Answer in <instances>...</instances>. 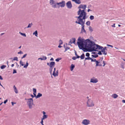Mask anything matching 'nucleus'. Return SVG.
<instances>
[{
  "label": "nucleus",
  "instance_id": "1",
  "mask_svg": "<svg viewBox=\"0 0 125 125\" xmlns=\"http://www.w3.org/2000/svg\"><path fill=\"white\" fill-rule=\"evenodd\" d=\"M85 46L88 48L91 51H98L101 50L103 54L106 55L107 54L106 51L103 49V47L94 44V43L89 40H87L86 41Z\"/></svg>",
  "mask_w": 125,
  "mask_h": 125
},
{
  "label": "nucleus",
  "instance_id": "2",
  "mask_svg": "<svg viewBox=\"0 0 125 125\" xmlns=\"http://www.w3.org/2000/svg\"><path fill=\"white\" fill-rule=\"evenodd\" d=\"M77 14L79 16L75 17L77 18V20L76 21H77V22H85V20L86 18V14L85 11L79 9L77 12Z\"/></svg>",
  "mask_w": 125,
  "mask_h": 125
},
{
  "label": "nucleus",
  "instance_id": "3",
  "mask_svg": "<svg viewBox=\"0 0 125 125\" xmlns=\"http://www.w3.org/2000/svg\"><path fill=\"white\" fill-rule=\"evenodd\" d=\"M103 58L102 57L98 60V61H96V66H102V64L103 63V66H104L105 65V62L104 61H102Z\"/></svg>",
  "mask_w": 125,
  "mask_h": 125
},
{
  "label": "nucleus",
  "instance_id": "4",
  "mask_svg": "<svg viewBox=\"0 0 125 125\" xmlns=\"http://www.w3.org/2000/svg\"><path fill=\"white\" fill-rule=\"evenodd\" d=\"M55 64V62H51L50 63L49 62H47V65L49 66L50 67L49 71L51 74L52 73V69L54 66Z\"/></svg>",
  "mask_w": 125,
  "mask_h": 125
},
{
  "label": "nucleus",
  "instance_id": "5",
  "mask_svg": "<svg viewBox=\"0 0 125 125\" xmlns=\"http://www.w3.org/2000/svg\"><path fill=\"white\" fill-rule=\"evenodd\" d=\"M80 37L78 39V42L77 43L79 48L80 49H82L83 48L84 44L83 43V41L80 38Z\"/></svg>",
  "mask_w": 125,
  "mask_h": 125
},
{
  "label": "nucleus",
  "instance_id": "6",
  "mask_svg": "<svg viewBox=\"0 0 125 125\" xmlns=\"http://www.w3.org/2000/svg\"><path fill=\"white\" fill-rule=\"evenodd\" d=\"M87 106L88 107H92L94 106V103L91 99H88L87 102Z\"/></svg>",
  "mask_w": 125,
  "mask_h": 125
},
{
  "label": "nucleus",
  "instance_id": "7",
  "mask_svg": "<svg viewBox=\"0 0 125 125\" xmlns=\"http://www.w3.org/2000/svg\"><path fill=\"white\" fill-rule=\"evenodd\" d=\"M75 22L81 25L82 26L81 29V32H86V31H85L84 29V24L85 23V22H77V21H75Z\"/></svg>",
  "mask_w": 125,
  "mask_h": 125
},
{
  "label": "nucleus",
  "instance_id": "8",
  "mask_svg": "<svg viewBox=\"0 0 125 125\" xmlns=\"http://www.w3.org/2000/svg\"><path fill=\"white\" fill-rule=\"evenodd\" d=\"M28 105L29 108H31L32 105H34L33 103V100L32 98H30L28 99Z\"/></svg>",
  "mask_w": 125,
  "mask_h": 125
},
{
  "label": "nucleus",
  "instance_id": "9",
  "mask_svg": "<svg viewBox=\"0 0 125 125\" xmlns=\"http://www.w3.org/2000/svg\"><path fill=\"white\" fill-rule=\"evenodd\" d=\"M57 4L58 6V7L59 8L60 7H63L65 5V1H62L61 2L59 3H57Z\"/></svg>",
  "mask_w": 125,
  "mask_h": 125
},
{
  "label": "nucleus",
  "instance_id": "10",
  "mask_svg": "<svg viewBox=\"0 0 125 125\" xmlns=\"http://www.w3.org/2000/svg\"><path fill=\"white\" fill-rule=\"evenodd\" d=\"M50 3L51 5L54 8H56L57 7V3H56L53 0H50Z\"/></svg>",
  "mask_w": 125,
  "mask_h": 125
},
{
  "label": "nucleus",
  "instance_id": "11",
  "mask_svg": "<svg viewBox=\"0 0 125 125\" xmlns=\"http://www.w3.org/2000/svg\"><path fill=\"white\" fill-rule=\"evenodd\" d=\"M90 121L88 120L84 119L83 120L82 123L84 125H87L90 124Z\"/></svg>",
  "mask_w": 125,
  "mask_h": 125
},
{
  "label": "nucleus",
  "instance_id": "12",
  "mask_svg": "<svg viewBox=\"0 0 125 125\" xmlns=\"http://www.w3.org/2000/svg\"><path fill=\"white\" fill-rule=\"evenodd\" d=\"M86 5H83V4H81L78 7V8L79 9H83V10H84V11L85 9Z\"/></svg>",
  "mask_w": 125,
  "mask_h": 125
},
{
  "label": "nucleus",
  "instance_id": "13",
  "mask_svg": "<svg viewBox=\"0 0 125 125\" xmlns=\"http://www.w3.org/2000/svg\"><path fill=\"white\" fill-rule=\"evenodd\" d=\"M90 82L94 83H96L98 82V80L94 78H93L91 79Z\"/></svg>",
  "mask_w": 125,
  "mask_h": 125
},
{
  "label": "nucleus",
  "instance_id": "14",
  "mask_svg": "<svg viewBox=\"0 0 125 125\" xmlns=\"http://www.w3.org/2000/svg\"><path fill=\"white\" fill-rule=\"evenodd\" d=\"M66 5L67 7L69 8H71L72 7L71 2L70 1H68Z\"/></svg>",
  "mask_w": 125,
  "mask_h": 125
},
{
  "label": "nucleus",
  "instance_id": "15",
  "mask_svg": "<svg viewBox=\"0 0 125 125\" xmlns=\"http://www.w3.org/2000/svg\"><path fill=\"white\" fill-rule=\"evenodd\" d=\"M92 57L96 58L98 56L97 54L95 52H93L92 53Z\"/></svg>",
  "mask_w": 125,
  "mask_h": 125
},
{
  "label": "nucleus",
  "instance_id": "16",
  "mask_svg": "<svg viewBox=\"0 0 125 125\" xmlns=\"http://www.w3.org/2000/svg\"><path fill=\"white\" fill-rule=\"evenodd\" d=\"M75 39L74 38H73L71 39L69 43L71 44L73 43H75Z\"/></svg>",
  "mask_w": 125,
  "mask_h": 125
},
{
  "label": "nucleus",
  "instance_id": "17",
  "mask_svg": "<svg viewBox=\"0 0 125 125\" xmlns=\"http://www.w3.org/2000/svg\"><path fill=\"white\" fill-rule=\"evenodd\" d=\"M58 70H57L56 72L55 73V71H53V73L52 75L54 76L55 77L56 76H57L58 75Z\"/></svg>",
  "mask_w": 125,
  "mask_h": 125
},
{
  "label": "nucleus",
  "instance_id": "18",
  "mask_svg": "<svg viewBox=\"0 0 125 125\" xmlns=\"http://www.w3.org/2000/svg\"><path fill=\"white\" fill-rule=\"evenodd\" d=\"M72 1H74L76 3L78 4H80L81 3L80 0H73Z\"/></svg>",
  "mask_w": 125,
  "mask_h": 125
},
{
  "label": "nucleus",
  "instance_id": "19",
  "mask_svg": "<svg viewBox=\"0 0 125 125\" xmlns=\"http://www.w3.org/2000/svg\"><path fill=\"white\" fill-rule=\"evenodd\" d=\"M13 88L14 89V91L15 92L16 94H17L18 93V91L16 88V87L15 86V85H14L13 87Z\"/></svg>",
  "mask_w": 125,
  "mask_h": 125
},
{
  "label": "nucleus",
  "instance_id": "20",
  "mask_svg": "<svg viewBox=\"0 0 125 125\" xmlns=\"http://www.w3.org/2000/svg\"><path fill=\"white\" fill-rule=\"evenodd\" d=\"M112 97L114 98H116L118 97V95L115 94H114L112 95Z\"/></svg>",
  "mask_w": 125,
  "mask_h": 125
},
{
  "label": "nucleus",
  "instance_id": "21",
  "mask_svg": "<svg viewBox=\"0 0 125 125\" xmlns=\"http://www.w3.org/2000/svg\"><path fill=\"white\" fill-rule=\"evenodd\" d=\"M48 116L47 115H44L42 117V120H44L45 119L47 118V117Z\"/></svg>",
  "mask_w": 125,
  "mask_h": 125
},
{
  "label": "nucleus",
  "instance_id": "22",
  "mask_svg": "<svg viewBox=\"0 0 125 125\" xmlns=\"http://www.w3.org/2000/svg\"><path fill=\"white\" fill-rule=\"evenodd\" d=\"M85 57L84 54L83 53L81 56L80 57L81 59H84Z\"/></svg>",
  "mask_w": 125,
  "mask_h": 125
},
{
  "label": "nucleus",
  "instance_id": "23",
  "mask_svg": "<svg viewBox=\"0 0 125 125\" xmlns=\"http://www.w3.org/2000/svg\"><path fill=\"white\" fill-rule=\"evenodd\" d=\"M42 94L40 93H38V94L36 96V98H38L42 96Z\"/></svg>",
  "mask_w": 125,
  "mask_h": 125
},
{
  "label": "nucleus",
  "instance_id": "24",
  "mask_svg": "<svg viewBox=\"0 0 125 125\" xmlns=\"http://www.w3.org/2000/svg\"><path fill=\"white\" fill-rule=\"evenodd\" d=\"M75 66L73 64H72L71 65V71H72L73 68H74Z\"/></svg>",
  "mask_w": 125,
  "mask_h": 125
},
{
  "label": "nucleus",
  "instance_id": "25",
  "mask_svg": "<svg viewBox=\"0 0 125 125\" xmlns=\"http://www.w3.org/2000/svg\"><path fill=\"white\" fill-rule=\"evenodd\" d=\"M33 34L35 35L36 36H37L38 35L37 32V31H36L35 32H34Z\"/></svg>",
  "mask_w": 125,
  "mask_h": 125
},
{
  "label": "nucleus",
  "instance_id": "26",
  "mask_svg": "<svg viewBox=\"0 0 125 125\" xmlns=\"http://www.w3.org/2000/svg\"><path fill=\"white\" fill-rule=\"evenodd\" d=\"M28 64H29L28 63L27 61L26 65H25L23 67L24 68H27V66H28Z\"/></svg>",
  "mask_w": 125,
  "mask_h": 125
},
{
  "label": "nucleus",
  "instance_id": "27",
  "mask_svg": "<svg viewBox=\"0 0 125 125\" xmlns=\"http://www.w3.org/2000/svg\"><path fill=\"white\" fill-rule=\"evenodd\" d=\"M90 60H91V61L92 62H96V60L95 59H93L92 58H91Z\"/></svg>",
  "mask_w": 125,
  "mask_h": 125
},
{
  "label": "nucleus",
  "instance_id": "28",
  "mask_svg": "<svg viewBox=\"0 0 125 125\" xmlns=\"http://www.w3.org/2000/svg\"><path fill=\"white\" fill-rule=\"evenodd\" d=\"M90 31L92 32L93 31V30L92 29V27L91 26H90L89 28Z\"/></svg>",
  "mask_w": 125,
  "mask_h": 125
},
{
  "label": "nucleus",
  "instance_id": "29",
  "mask_svg": "<svg viewBox=\"0 0 125 125\" xmlns=\"http://www.w3.org/2000/svg\"><path fill=\"white\" fill-rule=\"evenodd\" d=\"M90 18L91 20H93L94 19V17L93 16L91 15L90 16Z\"/></svg>",
  "mask_w": 125,
  "mask_h": 125
},
{
  "label": "nucleus",
  "instance_id": "30",
  "mask_svg": "<svg viewBox=\"0 0 125 125\" xmlns=\"http://www.w3.org/2000/svg\"><path fill=\"white\" fill-rule=\"evenodd\" d=\"M32 25V23H31V24H29L27 27V28H30L31 27Z\"/></svg>",
  "mask_w": 125,
  "mask_h": 125
},
{
  "label": "nucleus",
  "instance_id": "31",
  "mask_svg": "<svg viewBox=\"0 0 125 125\" xmlns=\"http://www.w3.org/2000/svg\"><path fill=\"white\" fill-rule=\"evenodd\" d=\"M90 24V21H88L86 23V24L87 25H89Z\"/></svg>",
  "mask_w": 125,
  "mask_h": 125
},
{
  "label": "nucleus",
  "instance_id": "32",
  "mask_svg": "<svg viewBox=\"0 0 125 125\" xmlns=\"http://www.w3.org/2000/svg\"><path fill=\"white\" fill-rule=\"evenodd\" d=\"M6 66L2 65L1 66L0 68L1 69H3L5 68Z\"/></svg>",
  "mask_w": 125,
  "mask_h": 125
},
{
  "label": "nucleus",
  "instance_id": "33",
  "mask_svg": "<svg viewBox=\"0 0 125 125\" xmlns=\"http://www.w3.org/2000/svg\"><path fill=\"white\" fill-rule=\"evenodd\" d=\"M20 64L22 66H23L24 65L23 62L21 60L20 61Z\"/></svg>",
  "mask_w": 125,
  "mask_h": 125
},
{
  "label": "nucleus",
  "instance_id": "34",
  "mask_svg": "<svg viewBox=\"0 0 125 125\" xmlns=\"http://www.w3.org/2000/svg\"><path fill=\"white\" fill-rule=\"evenodd\" d=\"M20 34L21 35L24 36V37H26V35L24 33H21L20 32Z\"/></svg>",
  "mask_w": 125,
  "mask_h": 125
},
{
  "label": "nucleus",
  "instance_id": "35",
  "mask_svg": "<svg viewBox=\"0 0 125 125\" xmlns=\"http://www.w3.org/2000/svg\"><path fill=\"white\" fill-rule=\"evenodd\" d=\"M91 58L89 57H87L85 58V60H90Z\"/></svg>",
  "mask_w": 125,
  "mask_h": 125
},
{
  "label": "nucleus",
  "instance_id": "36",
  "mask_svg": "<svg viewBox=\"0 0 125 125\" xmlns=\"http://www.w3.org/2000/svg\"><path fill=\"white\" fill-rule=\"evenodd\" d=\"M63 42L61 40H60L59 41V44L61 45L62 44Z\"/></svg>",
  "mask_w": 125,
  "mask_h": 125
},
{
  "label": "nucleus",
  "instance_id": "37",
  "mask_svg": "<svg viewBox=\"0 0 125 125\" xmlns=\"http://www.w3.org/2000/svg\"><path fill=\"white\" fill-rule=\"evenodd\" d=\"M13 60H16L17 61H18V58L17 57H14L13 59Z\"/></svg>",
  "mask_w": 125,
  "mask_h": 125
},
{
  "label": "nucleus",
  "instance_id": "38",
  "mask_svg": "<svg viewBox=\"0 0 125 125\" xmlns=\"http://www.w3.org/2000/svg\"><path fill=\"white\" fill-rule=\"evenodd\" d=\"M90 54L89 53H87L86 54V56L88 57H89Z\"/></svg>",
  "mask_w": 125,
  "mask_h": 125
},
{
  "label": "nucleus",
  "instance_id": "39",
  "mask_svg": "<svg viewBox=\"0 0 125 125\" xmlns=\"http://www.w3.org/2000/svg\"><path fill=\"white\" fill-rule=\"evenodd\" d=\"M33 92L35 93H36V90L35 89L33 88Z\"/></svg>",
  "mask_w": 125,
  "mask_h": 125
},
{
  "label": "nucleus",
  "instance_id": "40",
  "mask_svg": "<svg viewBox=\"0 0 125 125\" xmlns=\"http://www.w3.org/2000/svg\"><path fill=\"white\" fill-rule=\"evenodd\" d=\"M70 49V48L69 47H66L65 49V52H66V51L68 50V49Z\"/></svg>",
  "mask_w": 125,
  "mask_h": 125
},
{
  "label": "nucleus",
  "instance_id": "41",
  "mask_svg": "<svg viewBox=\"0 0 125 125\" xmlns=\"http://www.w3.org/2000/svg\"><path fill=\"white\" fill-rule=\"evenodd\" d=\"M27 55V54H25L22 57V59L25 57Z\"/></svg>",
  "mask_w": 125,
  "mask_h": 125
},
{
  "label": "nucleus",
  "instance_id": "42",
  "mask_svg": "<svg viewBox=\"0 0 125 125\" xmlns=\"http://www.w3.org/2000/svg\"><path fill=\"white\" fill-rule=\"evenodd\" d=\"M18 54H22L23 53L21 51H20L19 52H18Z\"/></svg>",
  "mask_w": 125,
  "mask_h": 125
},
{
  "label": "nucleus",
  "instance_id": "43",
  "mask_svg": "<svg viewBox=\"0 0 125 125\" xmlns=\"http://www.w3.org/2000/svg\"><path fill=\"white\" fill-rule=\"evenodd\" d=\"M17 73V72H16V70H14L13 72V73Z\"/></svg>",
  "mask_w": 125,
  "mask_h": 125
},
{
  "label": "nucleus",
  "instance_id": "44",
  "mask_svg": "<svg viewBox=\"0 0 125 125\" xmlns=\"http://www.w3.org/2000/svg\"><path fill=\"white\" fill-rule=\"evenodd\" d=\"M98 54L99 55H102V53H101V52L100 51H99V52L98 53Z\"/></svg>",
  "mask_w": 125,
  "mask_h": 125
},
{
  "label": "nucleus",
  "instance_id": "45",
  "mask_svg": "<svg viewBox=\"0 0 125 125\" xmlns=\"http://www.w3.org/2000/svg\"><path fill=\"white\" fill-rule=\"evenodd\" d=\"M46 59H47V58L46 56H44L43 57V60H45Z\"/></svg>",
  "mask_w": 125,
  "mask_h": 125
},
{
  "label": "nucleus",
  "instance_id": "46",
  "mask_svg": "<svg viewBox=\"0 0 125 125\" xmlns=\"http://www.w3.org/2000/svg\"><path fill=\"white\" fill-rule=\"evenodd\" d=\"M61 59H59V58H57V59H56V61H57V62H58L59 60H61Z\"/></svg>",
  "mask_w": 125,
  "mask_h": 125
},
{
  "label": "nucleus",
  "instance_id": "47",
  "mask_svg": "<svg viewBox=\"0 0 125 125\" xmlns=\"http://www.w3.org/2000/svg\"><path fill=\"white\" fill-rule=\"evenodd\" d=\"M115 23L113 25H112V26L113 27H115Z\"/></svg>",
  "mask_w": 125,
  "mask_h": 125
},
{
  "label": "nucleus",
  "instance_id": "48",
  "mask_svg": "<svg viewBox=\"0 0 125 125\" xmlns=\"http://www.w3.org/2000/svg\"><path fill=\"white\" fill-rule=\"evenodd\" d=\"M76 59V57H73L72 58V59L74 60H75Z\"/></svg>",
  "mask_w": 125,
  "mask_h": 125
},
{
  "label": "nucleus",
  "instance_id": "49",
  "mask_svg": "<svg viewBox=\"0 0 125 125\" xmlns=\"http://www.w3.org/2000/svg\"><path fill=\"white\" fill-rule=\"evenodd\" d=\"M107 45L108 46L111 47L112 48L113 47V46L112 45H109V44H107Z\"/></svg>",
  "mask_w": 125,
  "mask_h": 125
},
{
  "label": "nucleus",
  "instance_id": "50",
  "mask_svg": "<svg viewBox=\"0 0 125 125\" xmlns=\"http://www.w3.org/2000/svg\"><path fill=\"white\" fill-rule=\"evenodd\" d=\"M43 120H42H42L41 122V123L42 124H43Z\"/></svg>",
  "mask_w": 125,
  "mask_h": 125
},
{
  "label": "nucleus",
  "instance_id": "51",
  "mask_svg": "<svg viewBox=\"0 0 125 125\" xmlns=\"http://www.w3.org/2000/svg\"><path fill=\"white\" fill-rule=\"evenodd\" d=\"M11 104L12 105H13L14 104H16V103H15L14 102H11Z\"/></svg>",
  "mask_w": 125,
  "mask_h": 125
},
{
  "label": "nucleus",
  "instance_id": "52",
  "mask_svg": "<svg viewBox=\"0 0 125 125\" xmlns=\"http://www.w3.org/2000/svg\"><path fill=\"white\" fill-rule=\"evenodd\" d=\"M7 100L4 101V104H5L7 102Z\"/></svg>",
  "mask_w": 125,
  "mask_h": 125
},
{
  "label": "nucleus",
  "instance_id": "53",
  "mask_svg": "<svg viewBox=\"0 0 125 125\" xmlns=\"http://www.w3.org/2000/svg\"><path fill=\"white\" fill-rule=\"evenodd\" d=\"M103 49H104L105 50H106V51H107V49H106V47H105L104 48H103Z\"/></svg>",
  "mask_w": 125,
  "mask_h": 125
},
{
  "label": "nucleus",
  "instance_id": "54",
  "mask_svg": "<svg viewBox=\"0 0 125 125\" xmlns=\"http://www.w3.org/2000/svg\"><path fill=\"white\" fill-rule=\"evenodd\" d=\"M0 79L1 80H2L3 79V78L1 76H0Z\"/></svg>",
  "mask_w": 125,
  "mask_h": 125
},
{
  "label": "nucleus",
  "instance_id": "55",
  "mask_svg": "<svg viewBox=\"0 0 125 125\" xmlns=\"http://www.w3.org/2000/svg\"><path fill=\"white\" fill-rule=\"evenodd\" d=\"M77 57H76V58H79L80 57L78 55L77 56H76Z\"/></svg>",
  "mask_w": 125,
  "mask_h": 125
},
{
  "label": "nucleus",
  "instance_id": "56",
  "mask_svg": "<svg viewBox=\"0 0 125 125\" xmlns=\"http://www.w3.org/2000/svg\"><path fill=\"white\" fill-rule=\"evenodd\" d=\"M33 94L36 97V93H35L34 92Z\"/></svg>",
  "mask_w": 125,
  "mask_h": 125
},
{
  "label": "nucleus",
  "instance_id": "57",
  "mask_svg": "<svg viewBox=\"0 0 125 125\" xmlns=\"http://www.w3.org/2000/svg\"><path fill=\"white\" fill-rule=\"evenodd\" d=\"M122 102L123 103H125V100H122Z\"/></svg>",
  "mask_w": 125,
  "mask_h": 125
},
{
  "label": "nucleus",
  "instance_id": "58",
  "mask_svg": "<svg viewBox=\"0 0 125 125\" xmlns=\"http://www.w3.org/2000/svg\"><path fill=\"white\" fill-rule=\"evenodd\" d=\"M53 59L52 58L50 60V61H53Z\"/></svg>",
  "mask_w": 125,
  "mask_h": 125
},
{
  "label": "nucleus",
  "instance_id": "59",
  "mask_svg": "<svg viewBox=\"0 0 125 125\" xmlns=\"http://www.w3.org/2000/svg\"><path fill=\"white\" fill-rule=\"evenodd\" d=\"M62 47V46H61V45H60L59 44V45L58 46V47L59 48H61Z\"/></svg>",
  "mask_w": 125,
  "mask_h": 125
},
{
  "label": "nucleus",
  "instance_id": "60",
  "mask_svg": "<svg viewBox=\"0 0 125 125\" xmlns=\"http://www.w3.org/2000/svg\"><path fill=\"white\" fill-rule=\"evenodd\" d=\"M40 59H41V60H43V58H38V60H39Z\"/></svg>",
  "mask_w": 125,
  "mask_h": 125
},
{
  "label": "nucleus",
  "instance_id": "61",
  "mask_svg": "<svg viewBox=\"0 0 125 125\" xmlns=\"http://www.w3.org/2000/svg\"><path fill=\"white\" fill-rule=\"evenodd\" d=\"M91 11V10H90L89 9H88V10H87V11L88 12H89V11Z\"/></svg>",
  "mask_w": 125,
  "mask_h": 125
},
{
  "label": "nucleus",
  "instance_id": "62",
  "mask_svg": "<svg viewBox=\"0 0 125 125\" xmlns=\"http://www.w3.org/2000/svg\"><path fill=\"white\" fill-rule=\"evenodd\" d=\"M14 65V64H11V66L12 67H13Z\"/></svg>",
  "mask_w": 125,
  "mask_h": 125
},
{
  "label": "nucleus",
  "instance_id": "63",
  "mask_svg": "<svg viewBox=\"0 0 125 125\" xmlns=\"http://www.w3.org/2000/svg\"><path fill=\"white\" fill-rule=\"evenodd\" d=\"M75 55H76V56H77V53H76V52H75Z\"/></svg>",
  "mask_w": 125,
  "mask_h": 125
},
{
  "label": "nucleus",
  "instance_id": "64",
  "mask_svg": "<svg viewBox=\"0 0 125 125\" xmlns=\"http://www.w3.org/2000/svg\"><path fill=\"white\" fill-rule=\"evenodd\" d=\"M42 112L44 115V114H46V113L44 111H43Z\"/></svg>",
  "mask_w": 125,
  "mask_h": 125
}]
</instances>
